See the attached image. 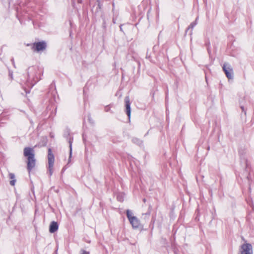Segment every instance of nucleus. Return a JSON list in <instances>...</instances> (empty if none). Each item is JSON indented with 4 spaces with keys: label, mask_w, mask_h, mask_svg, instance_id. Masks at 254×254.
<instances>
[{
    "label": "nucleus",
    "mask_w": 254,
    "mask_h": 254,
    "mask_svg": "<svg viewBox=\"0 0 254 254\" xmlns=\"http://www.w3.org/2000/svg\"><path fill=\"white\" fill-rule=\"evenodd\" d=\"M24 156L27 157V169L30 173L35 166L36 159L34 158V151L33 148L26 147L24 149Z\"/></svg>",
    "instance_id": "1"
},
{
    "label": "nucleus",
    "mask_w": 254,
    "mask_h": 254,
    "mask_svg": "<svg viewBox=\"0 0 254 254\" xmlns=\"http://www.w3.org/2000/svg\"><path fill=\"white\" fill-rule=\"evenodd\" d=\"M38 69L34 67H29L27 69L28 79L26 81V84L28 87L32 88L40 78L37 75Z\"/></svg>",
    "instance_id": "2"
},
{
    "label": "nucleus",
    "mask_w": 254,
    "mask_h": 254,
    "mask_svg": "<svg viewBox=\"0 0 254 254\" xmlns=\"http://www.w3.org/2000/svg\"><path fill=\"white\" fill-rule=\"evenodd\" d=\"M126 214L127 217L128 218L129 222L131 224L133 228H138L140 225L139 220L136 216H132V213L129 209L127 210Z\"/></svg>",
    "instance_id": "3"
},
{
    "label": "nucleus",
    "mask_w": 254,
    "mask_h": 254,
    "mask_svg": "<svg viewBox=\"0 0 254 254\" xmlns=\"http://www.w3.org/2000/svg\"><path fill=\"white\" fill-rule=\"evenodd\" d=\"M48 159L49 175L50 176H51L53 173V166L55 162V156L52 152L51 148L48 149Z\"/></svg>",
    "instance_id": "4"
},
{
    "label": "nucleus",
    "mask_w": 254,
    "mask_h": 254,
    "mask_svg": "<svg viewBox=\"0 0 254 254\" xmlns=\"http://www.w3.org/2000/svg\"><path fill=\"white\" fill-rule=\"evenodd\" d=\"M238 254H253L252 244L247 243L242 244L239 248Z\"/></svg>",
    "instance_id": "5"
},
{
    "label": "nucleus",
    "mask_w": 254,
    "mask_h": 254,
    "mask_svg": "<svg viewBox=\"0 0 254 254\" xmlns=\"http://www.w3.org/2000/svg\"><path fill=\"white\" fill-rule=\"evenodd\" d=\"M47 48V43L45 41H42L35 42L32 47V50L34 51L39 52L45 50Z\"/></svg>",
    "instance_id": "6"
},
{
    "label": "nucleus",
    "mask_w": 254,
    "mask_h": 254,
    "mask_svg": "<svg viewBox=\"0 0 254 254\" xmlns=\"http://www.w3.org/2000/svg\"><path fill=\"white\" fill-rule=\"evenodd\" d=\"M223 70L229 79L233 78V70L229 64L225 63L223 66Z\"/></svg>",
    "instance_id": "7"
},
{
    "label": "nucleus",
    "mask_w": 254,
    "mask_h": 254,
    "mask_svg": "<svg viewBox=\"0 0 254 254\" xmlns=\"http://www.w3.org/2000/svg\"><path fill=\"white\" fill-rule=\"evenodd\" d=\"M64 136L65 138H66L69 144V160L71 157L72 155V143L73 142V137L70 136V132L69 130L67 129L64 131Z\"/></svg>",
    "instance_id": "8"
},
{
    "label": "nucleus",
    "mask_w": 254,
    "mask_h": 254,
    "mask_svg": "<svg viewBox=\"0 0 254 254\" xmlns=\"http://www.w3.org/2000/svg\"><path fill=\"white\" fill-rule=\"evenodd\" d=\"M125 107H126V113L127 116L128 121H130V116H131V108H130V102L128 96H126L125 98Z\"/></svg>",
    "instance_id": "9"
},
{
    "label": "nucleus",
    "mask_w": 254,
    "mask_h": 254,
    "mask_svg": "<svg viewBox=\"0 0 254 254\" xmlns=\"http://www.w3.org/2000/svg\"><path fill=\"white\" fill-rule=\"evenodd\" d=\"M59 228V225L57 222L52 221L49 226V232L51 233H54L56 232Z\"/></svg>",
    "instance_id": "10"
},
{
    "label": "nucleus",
    "mask_w": 254,
    "mask_h": 254,
    "mask_svg": "<svg viewBox=\"0 0 254 254\" xmlns=\"http://www.w3.org/2000/svg\"><path fill=\"white\" fill-rule=\"evenodd\" d=\"M9 179H11L9 183L10 185L12 186H14L16 182L15 175L13 173H10L9 174Z\"/></svg>",
    "instance_id": "11"
},
{
    "label": "nucleus",
    "mask_w": 254,
    "mask_h": 254,
    "mask_svg": "<svg viewBox=\"0 0 254 254\" xmlns=\"http://www.w3.org/2000/svg\"><path fill=\"white\" fill-rule=\"evenodd\" d=\"M197 18H196V19L194 21L191 22L190 25H189V26L187 28V30H186V32L190 29H192L193 28V27L197 24Z\"/></svg>",
    "instance_id": "12"
},
{
    "label": "nucleus",
    "mask_w": 254,
    "mask_h": 254,
    "mask_svg": "<svg viewBox=\"0 0 254 254\" xmlns=\"http://www.w3.org/2000/svg\"><path fill=\"white\" fill-rule=\"evenodd\" d=\"M132 141L134 143L137 144L139 145H140L142 144V141L141 140H140L139 139L136 138V137L133 138L132 139Z\"/></svg>",
    "instance_id": "13"
},
{
    "label": "nucleus",
    "mask_w": 254,
    "mask_h": 254,
    "mask_svg": "<svg viewBox=\"0 0 254 254\" xmlns=\"http://www.w3.org/2000/svg\"><path fill=\"white\" fill-rule=\"evenodd\" d=\"M206 46L207 47V50L208 51V53L209 55H210L211 51L210 50V43L209 40L207 42H206Z\"/></svg>",
    "instance_id": "14"
},
{
    "label": "nucleus",
    "mask_w": 254,
    "mask_h": 254,
    "mask_svg": "<svg viewBox=\"0 0 254 254\" xmlns=\"http://www.w3.org/2000/svg\"><path fill=\"white\" fill-rule=\"evenodd\" d=\"M117 199L121 202H123L124 201V198L123 197L122 195L120 194H118L117 195Z\"/></svg>",
    "instance_id": "15"
},
{
    "label": "nucleus",
    "mask_w": 254,
    "mask_h": 254,
    "mask_svg": "<svg viewBox=\"0 0 254 254\" xmlns=\"http://www.w3.org/2000/svg\"><path fill=\"white\" fill-rule=\"evenodd\" d=\"M80 254H90V253L88 251L81 249L80 252Z\"/></svg>",
    "instance_id": "16"
},
{
    "label": "nucleus",
    "mask_w": 254,
    "mask_h": 254,
    "mask_svg": "<svg viewBox=\"0 0 254 254\" xmlns=\"http://www.w3.org/2000/svg\"><path fill=\"white\" fill-rule=\"evenodd\" d=\"M8 75L10 78V80H12L13 79V72L10 70H9Z\"/></svg>",
    "instance_id": "17"
},
{
    "label": "nucleus",
    "mask_w": 254,
    "mask_h": 254,
    "mask_svg": "<svg viewBox=\"0 0 254 254\" xmlns=\"http://www.w3.org/2000/svg\"><path fill=\"white\" fill-rule=\"evenodd\" d=\"M247 178L249 181V192H251V188L250 183V174L247 176Z\"/></svg>",
    "instance_id": "18"
},
{
    "label": "nucleus",
    "mask_w": 254,
    "mask_h": 254,
    "mask_svg": "<svg viewBox=\"0 0 254 254\" xmlns=\"http://www.w3.org/2000/svg\"><path fill=\"white\" fill-rule=\"evenodd\" d=\"M110 107H109V106H107L105 107L104 110L105 112H108L110 111Z\"/></svg>",
    "instance_id": "19"
},
{
    "label": "nucleus",
    "mask_w": 254,
    "mask_h": 254,
    "mask_svg": "<svg viewBox=\"0 0 254 254\" xmlns=\"http://www.w3.org/2000/svg\"><path fill=\"white\" fill-rule=\"evenodd\" d=\"M241 108L242 109V112H244L245 114L246 115V112L245 110L244 107L243 106H241Z\"/></svg>",
    "instance_id": "20"
},
{
    "label": "nucleus",
    "mask_w": 254,
    "mask_h": 254,
    "mask_svg": "<svg viewBox=\"0 0 254 254\" xmlns=\"http://www.w3.org/2000/svg\"><path fill=\"white\" fill-rule=\"evenodd\" d=\"M11 63H12L13 66L14 67H15V63H14V59L13 58L11 59Z\"/></svg>",
    "instance_id": "21"
},
{
    "label": "nucleus",
    "mask_w": 254,
    "mask_h": 254,
    "mask_svg": "<svg viewBox=\"0 0 254 254\" xmlns=\"http://www.w3.org/2000/svg\"><path fill=\"white\" fill-rule=\"evenodd\" d=\"M88 121H89V122L90 123L93 124V121H92V120L91 119V117H90V116H88Z\"/></svg>",
    "instance_id": "22"
},
{
    "label": "nucleus",
    "mask_w": 254,
    "mask_h": 254,
    "mask_svg": "<svg viewBox=\"0 0 254 254\" xmlns=\"http://www.w3.org/2000/svg\"><path fill=\"white\" fill-rule=\"evenodd\" d=\"M124 25V24H122L120 25V31H121L122 32H124L123 31V26Z\"/></svg>",
    "instance_id": "23"
},
{
    "label": "nucleus",
    "mask_w": 254,
    "mask_h": 254,
    "mask_svg": "<svg viewBox=\"0 0 254 254\" xmlns=\"http://www.w3.org/2000/svg\"><path fill=\"white\" fill-rule=\"evenodd\" d=\"M103 26L105 28L106 27V22L105 20H104L103 23Z\"/></svg>",
    "instance_id": "24"
},
{
    "label": "nucleus",
    "mask_w": 254,
    "mask_h": 254,
    "mask_svg": "<svg viewBox=\"0 0 254 254\" xmlns=\"http://www.w3.org/2000/svg\"><path fill=\"white\" fill-rule=\"evenodd\" d=\"M77 2L81 3L82 2V0H77Z\"/></svg>",
    "instance_id": "25"
},
{
    "label": "nucleus",
    "mask_w": 254,
    "mask_h": 254,
    "mask_svg": "<svg viewBox=\"0 0 254 254\" xmlns=\"http://www.w3.org/2000/svg\"><path fill=\"white\" fill-rule=\"evenodd\" d=\"M113 22L115 24L116 23V20L114 18H113Z\"/></svg>",
    "instance_id": "26"
},
{
    "label": "nucleus",
    "mask_w": 254,
    "mask_h": 254,
    "mask_svg": "<svg viewBox=\"0 0 254 254\" xmlns=\"http://www.w3.org/2000/svg\"><path fill=\"white\" fill-rule=\"evenodd\" d=\"M205 79H206V82H207V77L206 76H205Z\"/></svg>",
    "instance_id": "27"
}]
</instances>
